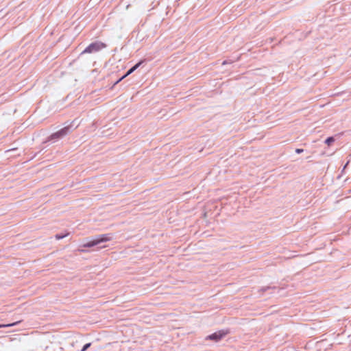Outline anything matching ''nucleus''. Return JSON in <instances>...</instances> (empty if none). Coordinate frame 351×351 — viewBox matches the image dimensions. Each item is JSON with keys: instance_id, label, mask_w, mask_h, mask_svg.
Here are the masks:
<instances>
[{"instance_id": "f257e3e1", "label": "nucleus", "mask_w": 351, "mask_h": 351, "mask_svg": "<svg viewBox=\"0 0 351 351\" xmlns=\"http://www.w3.org/2000/svg\"><path fill=\"white\" fill-rule=\"evenodd\" d=\"M106 44L101 41H95L94 43H90L88 46H87L84 49V50L81 53V54L96 53L106 48Z\"/></svg>"}, {"instance_id": "f03ea898", "label": "nucleus", "mask_w": 351, "mask_h": 351, "mask_svg": "<svg viewBox=\"0 0 351 351\" xmlns=\"http://www.w3.org/2000/svg\"><path fill=\"white\" fill-rule=\"evenodd\" d=\"M112 239V236L109 234H101L95 238V239L90 241L84 245L85 247H91L95 245L99 244L101 242L109 241Z\"/></svg>"}, {"instance_id": "7ed1b4c3", "label": "nucleus", "mask_w": 351, "mask_h": 351, "mask_svg": "<svg viewBox=\"0 0 351 351\" xmlns=\"http://www.w3.org/2000/svg\"><path fill=\"white\" fill-rule=\"evenodd\" d=\"M229 332H230L228 330H219L216 332L211 334L210 335H208L206 338V339H209V340H212V341H219L222 338H223L226 335L229 334Z\"/></svg>"}, {"instance_id": "20e7f679", "label": "nucleus", "mask_w": 351, "mask_h": 351, "mask_svg": "<svg viewBox=\"0 0 351 351\" xmlns=\"http://www.w3.org/2000/svg\"><path fill=\"white\" fill-rule=\"evenodd\" d=\"M68 131H69L68 128H64L60 130L59 131H58L57 132L53 134L51 136V138H61V137L64 136V135H66L68 133Z\"/></svg>"}, {"instance_id": "39448f33", "label": "nucleus", "mask_w": 351, "mask_h": 351, "mask_svg": "<svg viewBox=\"0 0 351 351\" xmlns=\"http://www.w3.org/2000/svg\"><path fill=\"white\" fill-rule=\"evenodd\" d=\"M142 63V61L138 62L137 64H136L134 66H133L131 69H130L125 75H124L121 78H120L119 80H117L115 84H117L118 82H119L122 79H123L124 77H125L126 76L130 75L132 73H133L137 68L139 67V66Z\"/></svg>"}, {"instance_id": "423d86ee", "label": "nucleus", "mask_w": 351, "mask_h": 351, "mask_svg": "<svg viewBox=\"0 0 351 351\" xmlns=\"http://www.w3.org/2000/svg\"><path fill=\"white\" fill-rule=\"evenodd\" d=\"M68 235H69V233H68V232H67V233H66L65 234H56V235L55 236V237H56V239L57 240H60V239H63V238H64V237H67Z\"/></svg>"}, {"instance_id": "0eeeda50", "label": "nucleus", "mask_w": 351, "mask_h": 351, "mask_svg": "<svg viewBox=\"0 0 351 351\" xmlns=\"http://www.w3.org/2000/svg\"><path fill=\"white\" fill-rule=\"evenodd\" d=\"M19 322H15V323H12V324H0V328H6V327L13 326L16 325Z\"/></svg>"}, {"instance_id": "6e6552de", "label": "nucleus", "mask_w": 351, "mask_h": 351, "mask_svg": "<svg viewBox=\"0 0 351 351\" xmlns=\"http://www.w3.org/2000/svg\"><path fill=\"white\" fill-rule=\"evenodd\" d=\"M334 141H335V139H334V138H333V137H328V138L326 140L325 143H326L328 145H330V144H331L332 143H333Z\"/></svg>"}, {"instance_id": "1a4fd4ad", "label": "nucleus", "mask_w": 351, "mask_h": 351, "mask_svg": "<svg viewBox=\"0 0 351 351\" xmlns=\"http://www.w3.org/2000/svg\"><path fill=\"white\" fill-rule=\"evenodd\" d=\"M91 343H88L86 344H85L82 349V351H86L90 346Z\"/></svg>"}, {"instance_id": "9d476101", "label": "nucleus", "mask_w": 351, "mask_h": 351, "mask_svg": "<svg viewBox=\"0 0 351 351\" xmlns=\"http://www.w3.org/2000/svg\"><path fill=\"white\" fill-rule=\"evenodd\" d=\"M295 152L297 154H300V153L303 152V149H296Z\"/></svg>"}, {"instance_id": "9b49d317", "label": "nucleus", "mask_w": 351, "mask_h": 351, "mask_svg": "<svg viewBox=\"0 0 351 351\" xmlns=\"http://www.w3.org/2000/svg\"><path fill=\"white\" fill-rule=\"evenodd\" d=\"M229 63H230V62H228L227 60H224V61L223 62L222 64H223V65H224V64H229Z\"/></svg>"}]
</instances>
